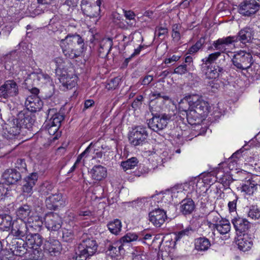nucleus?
I'll use <instances>...</instances> for the list:
<instances>
[{"label": "nucleus", "mask_w": 260, "mask_h": 260, "mask_svg": "<svg viewBox=\"0 0 260 260\" xmlns=\"http://www.w3.org/2000/svg\"><path fill=\"white\" fill-rule=\"evenodd\" d=\"M47 119L46 127L50 135H54L60 126L61 122L64 119L63 115L57 112L55 108L49 109L47 110Z\"/></svg>", "instance_id": "nucleus-6"}, {"label": "nucleus", "mask_w": 260, "mask_h": 260, "mask_svg": "<svg viewBox=\"0 0 260 260\" xmlns=\"http://www.w3.org/2000/svg\"><path fill=\"white\" fill-rule=\"evenodd\" d=\"M124 13L126 18L130 21V22H128L127 24L131 25V26L135 25L136 22L134 20L135 15L134 13L132 11H125Z\"/></svg>", "instance_id": "nucleus-56"}, {"label": "nucleus", "mask_w": 260, "mask_h": 260, "mask_svg": "<svg viewBox=\"0 0 260 260\" xmlns=\"http://www.w3.org/2000/svg\"><path fill=\"white\" fill-rule=\"evenodd\" d=\"M107 226L112 234L117 235L121 231L122 225L120 220L116 219L110 222Z\"/></svg>", "instance_id": "nucleus-39"}, {"label": "nucleus", "mask_w": 260, "mask_h": 260, "mask_svg": "<svg viewBox=\"0 0 260 260\" xmlns=\"http://www.w3.org/2000/svg\"><path fill=\"white\" fill-rule=\"evenodd\" d=\"M8 187H6L4 183H0V198L3 199L8 193Z\"/></svg>", "instance_id": "nucleus-63"}, {"label": "nucleus", "mask_w": 260, "mask_h": 260, "mask_svg": "<svg viewBox=\"0 0 260 260\" xmlns=\"http://www.w3.org/2000/svg\"><path fill=\"white\" fill-rule=\"evenodd\" d=\"M217 231L221 234L224 235L228 233L231 230V224L230 221L226 219L222 218L217 223L216 229Z\"/></svg>", "instance_id": "nucleus-34"}, {"label": "nucleus", "mask_w": 260, "mask_h": 260, "mask_svg": "<svg viewBox=\"0 0 260 260\" xmlns=\"http://www.w3.org/2000/svg\"><path fill=\"white\" fill-rule=\"evenodd\" d=\"M61 234V237L63 241L70 242L74 239V233L71 229H63Z\"/></svg>", "instance_id": "nucleus-44"}, {"label": "nucleus", "mask_w": 260, "mask_h": 260, "mask_svg": "<svg viewBox=\"0 0 260 260\" xmlns=\"http://www.w3.org/2000/svg\"><path fill=\"white\" fill-rule=\"evenodd\" d=\"M147 137L146 128L143 126H137L130 132L128 140L132 145L137 146L142 145Z\"/></svg>", "instance_id": "nucleus-8"}, {"label": "nucleus", "mask_w": 260, "mask_h": 260, "mask_svg": "<svg viewBox=\"0 0 260 260\" xmlns=\"http://www.w3.org/2000/svg\"><path fill=\"white\" fill-rule=\"evenodd\" d=\"M152 117L148 122L149 127L154 132H157L165 128L170 120L171 116L167 114L152 113Z\"/></svg>", "instance_id": "nucleus-7"}, {"label": "nucleus", "mask_w": 260, "mask_h": 260, "mask_svg": "<svg viewBox=\"0 0 260 260\" xmlns=\"http://www.w3.org/2000/svg\"><path fill=\"white\" fill-rule=\"evenodd\" d=\"M60 46L65 56L70 59L77 58L86 50L83 39L77 34H69L60 41Z\"/></svg>", "instance_id": "nucleus-1"}, {"label": "nucleus", "mask_w": 260, "mask_h": 260, "mask_svg": "<svg viewBox=\"0 0 260 260\" xmlns=\"http://www.w3.org/2000/svg\"><path fill=\"white\" fill-rule=\"evenodd\" d=\"M15 167L21 173L26 171V164L24 159L18 158L14 163Z\"/></svg>", "instance_id": "nucleus-49"}, {"label": "nucleus", "mask_w": 260, "mask_h": 260, "mask_svg": "<svg viewBox=\"0 0 260 260\" xmlns=\"http://www.w3.org/2000/svg\"><path fill=\"white\" fill-rule=\"evenodd\" d=\"M46 227L48 230L57 231L61 226L62 220L60 216L56 213L49 212L44 217Z\"/></svg>", "instance_id": "nucleus-12"}, {"label": "nucleus", "mask_w": 260, "mask_h": 260, "mask_svg": "<svg viewBox=\"0 0 260 260\" xmlns=\"http://www.w3.org/2000/svg\"><path fill=\"white\" fill-rule=\"evenodd\" d=\"M181 30V26L179 24H174L172 25V37L173 40L175 42H178L181 39L180 31Z\"/></svg>", "instance_id": "nucleus-43"}, {"label": "nucleus", "mask_w": 260, "mask_h": 260, "mask_svg": "<svg viewBox=\"0 0 260 260\" xmlns=\"http://www.w3.org/2000/svg\"><path fill=\"white\" fill-rule=\"evenodd\" d=\"M192 94L186 96L183 99L181 100L179 103V110L180 113L184 112L185 114L189 111L191 108V103L189 100H191Z\"/></svg>", "instance_id": "nucleus-36"}, {"label": "nucleus", "mask_w": 260, "mask_h": 260, "mask_svg": "<svg viewBox=\"0 0 260 260\" xmlns=\"http://www.w3.org/2000/svg\"><path fill=\"white\" fill-rule=\"evenodd\" d=\"M78 215L79 216L82 217H89L93 215V213L89 210L86 208H83L78 212Z\"/></svg>", "instance_id": "nucleus-60"}, {"label": "nucleus", "mask_w": 260, "mask_h": 260, "mask_svg": "<svg viewBox=\"0 0 260 260\" xmlns=\"http://www.w3.org/2000/svg\"><path fill=\"white\" fill-rule=\"evenodd\" d=\"M91 144H92L91 143L82 153L78 155L75 162V165H77L78 164H79L83 157H87L88 154L90 152V146Z\"/></svg>", "instance_id": "nucleus-58"}, {"label": "nucleus", "mask_w": 260, "mask_h": 260, "mask_svg": "<svg viewBox=\"0 0 260 260\" xmlns=\"http://www.w3.org/2000/svg\"><path fill=\"white\" fill-rule=\"evenodd\" d=\"M13 224L12 217L6 214H0V228L4 230L10 229Z\"/></svg>", "instance_id": "nucleus-37"}, {"label": "nucleus", "mask_w": 260, "mask_h": 260, "mask_svg": "<svg viewBox=\"0 0 260 260\" xmlns=\"http://www.w3.org/2000/svg\"><path fill=\"white\" fill-rule=\"evenodd\" d=\"M15 119L25 133L26 129L29 130L32 127L35 122V120L31 115L28 113L24 111L20 112Z\"/></svg>", "instance_id": "nucleus-18"}, {"label": "nucleus", "mask_w": 260, "mask_h": 260, "mask_svg": "<svg viewBox=\"0 0 260 260\" xmlns=\"http://www.w3.org/2000/svg\"><path fill=\"white\" fill-rule=\"evenodd\" d=\"M248 215L253 219H258L260 218V211L257 208L253 207L248 212Z\"/></svg>", "instance_id": "nucleus-55"}, {"label": "nucleus", "mask_w": 260, "mask_h": 260, "mask_svg": "<svg viewBox=\"0 0 260 260\" xmlns=\"http://www.w3.org/2000/svg\"><path fill=\"white\" fill-rule=\"evenodd\" d=\"M259 0H245L238 7L239 13L244 16H251L254 14L259 9Z\"/></svg>", "instance_id": "nucleus-10"}, {"label": "nucleus", "mask_w": 260, "mask_h": 260, "mask_svg": "<svg viewBox=\"0 0 260 260\" xmlns=\"http://www.w3.org/2000/svg\"><path fill=\"white\" fill-rule=\"evenodd\" d=\"M47 208L49 210H55L66 206V202L60 193H56L47 197L45 200Z\"/></svg>", "instance_id": "nucleus-13"}, {"label": "nucleus", "mask_w": 260, "mask_h": 260, "mask_svg": "<svg viewBox=\"0 0 260 260\" xmlns=\"http://www.w3.org/2000/svg\"><path fill=\"white\" fill-rule=\"evenodd\" d=\"M6 129L7 133H5V134L6 137L9 139L17 138L20 136H24L25 134L15 119L10 123Z\"/></svg>", "instance_id": "nucleus-17"}, {"label": "nucleus", "mask_w": 260, "mask_h": 260, "mask_svg": "<svg viewBox=\"0 0 260 260\" xmlns=\"http://www.w3.org/2000/svg\"><path fill=\"white\" fill-rule=\"evenodd\" d=\"M232 223L237 234H244L250 228V223L247 219L240 217L235 218Z\"/></svg>", "instance_id": "nucleus-23"}, {"label": "nucleus", "mask_w": 260, "mask_h": 260, "mask_svg": "<svg viewBox=\"0 0 260 260\" xmlns=\"http://www.w3.org/2000/svg\"><path fill=\"white\" fill-rule=\"evenodd\" d=\"M43 242V238L41 235L36 232L30 231L25 240L22 238H15L13 246L17 254L21 256L33 249L39 254L37 257L38 258L41 253L40 247Z\"/></svg>", "instance_id": "nucleus-2"}, {"label": "nucleus", "mask_w": 260, "mask_h": 260, "mask_svg": "<svg viewBox=\"0 0 260 260\" xmlns=\"http://www.w3.org/2000/svg\"><path fill=\"white\" fill-rule=\"evenodd\" d=\"M207 218L209 219L210 222L215 223H218L219 221L222 219L220 214L215 211H212L210 212L207 215Z\"/></svg>", "instance_id": "nucleus-48"}, {"label": "nucleus", "mask_w": 260, "mask_h": 260, "mask_svg": "<svg viewBox=\"0 0 260 260\" xmlns=\"http://www.w3.org/2000/svg\"><path fill=\"white\" fill-rule=\"evenodd\" d=\"M192 231H193L191 228L187 227L185 229H184L177 233V234H176L175 240L176 241H178L185 236H188L191 234Z\"/></svg>", "instance_id": "nucleus-53"}, {"label": "nucleus", "mask_w": 260, "mask_h": 260, "mask_svg": "<svg viewBox=\"0 0 260 260\" xmlns=\"http://www.w3.org/2000/svg\"><path fill=\"white\" fill-rule=\"evenodd\" d=\"M216 52L211 54H210L208 57H206L202 59L203 63L202 64H209L212 65V63L214 62L220 56L221 52H223L224 51Z\"/></svg>", "instance_id": "nucleus-42"}, {"label": "nucleus", "mask_w": 260, "mask_h": 260, "mask_svg": "<svg viewBox=\"0 0 260 260\" xmlns=\"http://www.w3.org/2000/svg\"><path fill=\"white\" fill-rule=\"evenodd\" d=\"M137 202V207H142L143 205L146 206H153V204H155V202L152 198H143L141 199H138Z\"/></svg>", "instance_id": "nucleus-45"}, {"label": "nucleus", "mask_w": 260, "mask_h": 260, "mask_svg": "<svg viewBox=\"0 0 260 260\" xmlns=\"http://www.w3.org/2000/svg\"><path fill=\"white\" fill-rule=\"evenodd\" d=\"M153 76L151 75H147L145 76L141 81H140V82L142 85H149L153 80Z\"/></svg>", "instance_id": "nucleus-62"}, {"label": "nucleus", "mask_w": 260, "mask_h": 260, "mask_svg": "<svg viewBox=\"0 0 260 260\" xmlns=\"http://www.w3.org/2000/svg\"><path fill=\"white\" fill-rule=\"evenodd\" d=\"M180 56H179L173 55L172 57H171L170 58H166L164 60V62L166 64H174L175 62H176L180 59Z\"/></svg>", "instance_id": "nucleus-59"}, {"label": "nucleus", "mask_w": 260, "mask_h": 260, "mask_svg": "<svg viewBox=\"0 0 260 260\" xmlns=\"http://www.w3.org/2000/svg\"><path fill=\"white\" fill-rule=\"evenodd\" d=\"M138 163V159L136 157H132L126 161H122L121 166L124 171L134 169Z\"/></svg>", "instance_id": "nucleus-40"}, {"label": "nucleus", "mask_w": 260, "mask_h": 260, "mask_svg": "<svg viewBox=\"0 0 260 260\" xmlns=\"http://www.w3.org/2000/svg\"><path fill=\"white\" fill-rule=\"evenodd\" d=\"M206 38L205 37H201L194 45L190 47L188 50L189 54H192L198 52L201 49L203 48L205 44V40Z\"/></svg>", "instance_id": "nucleus-41"}, {"label": "nucleus", "mask_w": 260, "mask_h": 260, "mask_svg": "<svg viewBox=\"0 0 260 260\" xmlns=\"http://www.w3.org/2000/svg\"><path fill=\"white\" fill-rule=\"evenodd\" d=\"M92 179L101 181L107 176V169L101 165H95L89 172Z\"/></svg>", "instance_id": "nucleus-24"}, {"label": "nucleus", "mask_w": 260, "mask_h": 260, "mask_svg": "<svg viewBox=\"0 0 260 260\" xmlns=\"http://www.w3.org/2000/svg\"><path fill=\"white\" fill-rule=\"evenodd\" d=\"M18 86L16 82L13 80L6 81L4 84L0 86V98L7 99L14 97L18 94Z\"/></svg>", "instance_id": "nucleus-9"}, {"label": "nucleus", "mask_w": 260, "mask_h": 260, "mask_svg": "<svg viewBox=\"0 0 260 260\" xmlns=\"http://www.w3.org/2000/svg\"><path fill=\"white\" fill-rule=\"evenodd\" d=\"M31 229H29L27 223L20 221L17 222L14 226H13L11 230L12 234L18 238H22L26 237L30 233Z\"/></svg>", "instance_id": "nucleus-19"}, {"label": "nucleus", "mask_w": 260, "mask_h": 260, "mask_svg": "<svg viewBox=\"0 0 260 260\" xmlns=\"http://www.w3.org/2000/svg\"><path fill=\"white\" fill-rule=\"evenodd\" d=\"M168 33V29L167 27L157 26L155 28V35L161 39H163L165 38V36L167 35Z\"/></svg>", "instance_id": "nucleus-52"}, {"label": "nucleus", "mask_w": 260, "mask_h": 260, "mask_svg": "<svg viewBox=\"0 0 260 260\" xmlns=\"http://www.w3.org/2000/svg\"><path fill=\"white\" fill-rule=\"evenodd\" d=\"M191 100V108L205 117L207 116L210 108L209 103L198 94H192Z\"/></svg>", "instance_id": "nucleus-11"}, {"label": "nucleus", "mask_w": 260, "mask_h": 260, "mask_svg": "<svg viewBox=\"0 0 260 260\" xmlns=\"http://www.w3.org/2000/svg\"><path fill=\"white\" fill-rule=\"evenodd\" d=\"M253 31L251 28L246 27L241 29L236 36L218 39L213 42V46L216 50L223 51L226 49L225 46H229L233 43L240 42L243 44H246L250 42L253 39Z\"/></svg>", "instance_id": "nucleus-3"}, {"label": "nucleus", "mask_w": 260, "mask_h": 260, "mask_svg": "<svg viewBox=\"0 0 260 260\" xmlns=\"http://www.w3.org/2000/svg\"><path fill=\"white\" fill-rule=\"evenodd\" d=\"M190 70V68L187 64H181L174 69V74L183 75L186 74Z\"/></svg>", "instance_id": "nucleus-54"}, {"label": "nucleus", "mask_w": 260, "mask_h": 260, "mask_svg": "<svg viewBox=\"0 0 260 260\" xmlns=\"http://www.w3.org/2000/svg\"><path fill=\"white\" fill-rule=\"evenodd\" d=\"M113 46L112 40L110 38H105L103 39L100 44V48L99 49V52L100 54L107 55Z\"/></svg>", "instance_id": "nucleus-31"}, {"label": "nucleus", "mask_w": 260, "mask_h": 260, "mask_svg": "<svg viewBox=\"0 0 260 260\" xmlns=\"http://www.w3.org/2000/svg\"><path fill=\"white\" fill-rule=\"evenodd\" d=\"M166 219V212L159 208L155 209L149 213V221L156 227L161 226Z\"/></svg>", "instance_id": "nucleus-16"}, {"label": "nucleus", "mask_w": 260, "mask_h": 260, "mask_svg": "<svg viewBox=\"0 0 260 260\" xmlns=\"http://www.w3.org/2000/svg\"><path fill=\"white\" fill-rule=\"evenodd\" d=\"M120 81L121 79L119 77H116L111 79L110 81L107 83L106 85V88L108 90H113L116 89L119 86Z\"/></svg>", "instance_id": "nucleus-50"}, {"label": "nucleus", "mask_w": 260, "mask_h": 260, "mask_svg": "<svg viewBox=\"0 0 260 260\" xmlns=\"http://www.w3.org/2000/svg\"><path fill=\"white\" fill-rule=\"evenodd\" d=\"M27 224L31 231H39L42 226L43 222L39 216H31L28 218Z\"/></svg>", "instance_id": "nucleus-30"}, {"label": "nucleus", "mask_w": 260, "mask_h": 260, "mask_svg": "<svg viewBox=\"0 0 260 260\" xmlns=\"http://www.w3.org/2000/svg\"><path fill=\"white\" fill-rule=\"evenodd\" d=\"M96 3V4H91L87 1L82 2L81 9L83 13L90 18H100L101 3L100 0H97Z\"/></svg>", "instance_id": "nucleus-14"}, {"label": "nucleus", "mask_w": 260, "mask_h": 260, "mask_svg": "<svg viewBox=\"0 0 260 260\" xmlns=\"http://www.w3.org/2000/svg\"><path fill=\"white\" fill-rule=\"evenodd\" d=\"M194 209V203L191 199H185L180 203V211L184 215L191 214Z\"/></svg>", "instance_id": "nucleus-25"}, {"label": "nucleus", "mask_w": 260, "mask_h": 260, "mask_svg": "<svg viewBox=\"0 0 260 260\" xmlns=\"http://www.w3.org/2000/svg\"><path fill=\"white\" fill-rule=\"evenodd\" d=\"M232 61L237 71H247L254 63L251 54L242 50L235 52Z\"/></svg>", "instance_id": "nucleus-5"}, {"label": "nucleus", "mask_w": 260, "mask_h": 260, "mask_svg": "<svg viewBox=\"0 0 260 260\" xmlns=\"http://www.w3.org/2000/svg\"><path fill=\"white\" fill-rule=\"evenodd\" d=\"M53 61L56 64V69H61L63 68V64L64 63V62L63 59L62 57H56L54 59Z\"/></svg>", "instance_id": "nucleus-61"}, {"label": "nucleus", "mask_w": 260, "mask_h": 260, "mask_svg": "<svg viewBox=\"0 0 260 260\" xmlns=\"http://www.w3.org/2000/svg\"><path fill=\"white\" fill-rule=\"evenodd\" d=\"M201 68L203 72H204L207 78L209 79H216L221 78L224 73L225 70L223 68L218 65L215 64L214 66L209 64H202Z\"/></svg>", "instance_id": "nucleus-15"}, {"label": "nucleus", "mask_w": 260, "mask_h": 260, "mask_svg": "<svg viewBox=\"0 0 260 260\" xmlns=\"http://www.w3.org/2000/svg\"><path fill=\"white\" fill-rule=\"evenodd\" d=\"M54 188L53 184L48 181L42 183L39 186L38 191L40 196L45 197L49 194Z\"/></svg>", "instance_id": "nucleus-33"}, {"label": "nucleus", "mask_w": 260, "mask_h": 260, "mask_svg": "<svg viewBox=\"0 0 260 260\" xmlns=\"http://www.w3.org/2000/svg\"><path fill=\"white\" fill-rule=\"evenodd\" d=\"M149 172V169L144 166L140 165L138 168V171L135 172V175L137 177L145 175Z\"/></svg>", "instance_id": "nucleus-57"}, {"label": "nucleus", "mask_w": 260, "mask_h": 260, "mask_svg": "<svg viewBox=\"0 0 260 260\" xmlns=\"http://www.w3.org/2000/svg\"><path fill=\"white\" fill-rule=\"evenodd\" d=\"M33 187V186L25 182L22 186V190L23 192L31 194L32 193Z\"/></svg>", "instance_id": "nucleus-64"}, {"label": "nucleus", "mask_w": 260, "mask_h": 260, "mask_svg": "<svg viewBox=\"0 0 260 260\" xmlns=\"http://www.w3.org/2000/svg\"><path fill=\"white\" fill-rule=\"evenodd\" d=\"M257 185V183L254 180V178H250L246 180L242 184L241 187V191L247 194L251 195L256 190Z\"/></svg>", "instance_id": "nucleus-27"}, {"label": "nucleus", "mask_w": 260, "mask_h": 260, "mask_svg": "<svg viewBox=\"0 0 260 260\" xmlns=\"http://www.w3.org/2000/svg\"><path fill=\"white\" fill-rule=\"evenodd\" d=\"M43 248L45 252L49 253L51 255L58 254L61 250V244L57 240L45 241Z\"/></svg>", "instance_id": "nucleus-22"}, {"label": "nucleus", "mask_w": 260, "mask_h": 260, "mask_svg": "<svg viewBox=\"0 0 260 260\" xmlns=\"http://www.w3.org/2000/svg\"><path fill=\"white\" fill-rule=\"evenodd\" d=\"M30 78L34 80V82L36 84H46L50 82V76L42 72L39 73H32L30 75Z\"/></svg>", "instance_id": "nucleus-29"}, {"label": "nucleus", "mask_w": 260, "mask_h": 260, "mask_svg": "<svg viewBox=\"0 0 260 260\" xmlns=\"http://www.w3.org/2000/svg\"><path fill=\"white\" fill-rule=\"evenodd\" d=\"M185 115L188 122L191 125L199 124L205 117L192 108L187 112Z\"/></svg>", "instance_id": "nucleus-26"}, {"label": "nucleus", "mask_w": 260, "mask_h": 260, "mask_svg": "<svg viewBox=\"0 0 260 260\" xmlns=\"http://www.w3.org/2000/svg\"><path fill=\"white\" fill-rule=\"evenodd\" d=\"M210 245V241L205 237L198 238L195 241V248L199 251L207 250Z\"/></svg>", "instance_id": "nucleus-35"}, {"label": "nucleus", "mask_w": 260, "mask_h": 260, "mask_svg": "<svg viewBox=\"0 0 260 260\" xmlns=\"http://www.w3.org/2000/svg\"><path fill=\"white\" fill-rule=\"evenodd\" d=\"M138 239V236L134 233H127L121 238V242L123 243H129L134 241H136Z\"/></svg>", "instance_id": "nucleus-47"}, {"label": "nucleus", "mask_w": 260, "mask_h": 260, "mask_svg": "<svg viewBox=\"0 0 260 260\" xmlns=\"http://www.w3.org/2000/svg\"><path fill=\"white\" fill-rule=\"evenodd\" d=\"M253 245L252 242L249 239L248 236L245 234L242 238L238 239V248L240 250L246 251L249 250Z\"/></svg>", "instance_id": "nucleus-32"}, {"label": "nucleus", "mask_w": 260, "mask_h": 260, "mask_svg": "<svg viewBox=\"0 0 260 260\" xmlns=\"http://www.w3.org/2000/svg\"><path fill=\"white\" fill-rule=\"evenodd\" d=\"M133 260H146L147 257L144 251L137 248L132 253Z\"/></svg>", "instance_id": "nucleus-46"}, {"label": "nucleus", "mask_w": 260, "mask_h": 260, "mask_svg": "<svg viewBox=\"0 0 260 260\" xmlns=\"http://www.w3.org/2000/svg\"><path fill=\"white\" fill-rule=\"evenodd\" d=\"M98 244L93 238L87 234H83L80 238V242L76 250L75 260H86L94 254L98 249Z\"/></svg>", "instance_id": "nucleus-4"}, {"label": "nucleus", "mask_w": 260, "mask_h": 260, "mask_svg": "<svg viewBox=\"0 0 260 260\" xmlns=\"http://www.w3.org/2000/svg\"><path fill=\"white\" fill-rule=\"evenodd\" d=\"M43 105L42 101L36 95H30L27 98L25 102L26 109L31 112H36L41 109Z\"/></svg>", "instance_id": "nucleus-21"}, {"label": "nucleus", "mask_w": 260, "mask_h": 260, "mask_svg": "<svg viewBox=\"0 0 260 260\" xmlns=\"http://www.w3.org/2000/svg\"><path fill=\"white\" fill-rule=\"evenodd\" d=\"M38 174L37 173H32L24 179V182L34 186L38 180Z\"/></svg>", "instance_id": "nucleus-51"}, {"label": "nucleus", "mask_w": 260, "mask_h": 260, "mask_svg": "<svg viewBox=\"0 0 260 260\" xmlns=\"http://www.w3.org/2000/svg\"><path fill=\"white\" fill-rule=\"evenodd\" d=\"M105 242V248L107 249V252H109L108 254L111 255L112 257L115 256L119 254V250L118 249V245L120 244V242H115L112 243L111 241L107 240Z\"/></svg>", "instance_id": "nucleus-38"}, {"label": "nucleus", "mask_w": 260, "mask_h": 260, "mask_svg": "<svg viewBox=\"0 0 260 260\" xmlns=\"http://www.w3.org/2000/svg\"><path fill=\"white\" fill-rule=\"evenodd\" d=\"M31 212V207L27 204H24L20 206L16 210V214L17 218L23 221L27 218L30 217Z\"/></svg>", "instance_id": "nucleus-28"}, {"label": "nucleus", "mask_w": 260, "mask_h": 260, "mask_svg": "<svg viewBox=\"0 0 260 260\" xmlns=\"http://www.w3.org/2000/svg\"><path fill=\"white\" fill-rule=\"evenodd\" d=\"M3 180L8 184H14L21 178L20 172L14 169H7L3 174Z\"/></svg>", "instance_id": "nucleus-20"}]
</instances>
